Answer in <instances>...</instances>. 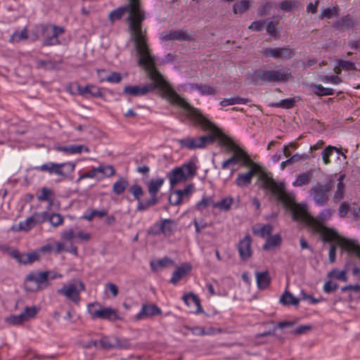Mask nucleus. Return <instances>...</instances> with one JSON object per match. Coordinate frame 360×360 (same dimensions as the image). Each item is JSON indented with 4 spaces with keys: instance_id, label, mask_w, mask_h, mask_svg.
Here are the masks:
<instances>
[{
    "instance_id": "f257e3e1",
    "label": "nucleus",
    "mask_w": 360,
    "mask_h": 360,
    "mask_svg": "<svg viewBox=\"0 0 360 360\" xmlns=\"http://www.w3.org/2000/svg\"><path fill=\"white\" fill-rule=\"evenodd\" d=\"M131 39L136 51L137 64L145 70L148 77L153 83L143 86H127L124 93L134 96H144L149 92L159 89L162 97L171 104L184 107L190 113L196 112L190 107V104L181 97L165 79L162 75L155 66V58L153 56L148 44L147 32L141 27V24H129Z\"/></svg>"
},
{
    "instance_id": "f03ea898",
    "label": "nucleus",
    "mask_w": 360,
    "mask_h": 360,
    "mask_svg": "<svg viewBox=\"0 0 360 360\" xmlns=\"http://www.w3.org/2000/svg\"><path fill=\"white\" fill-rule=\"evenodd\" d=\"M262 179L264 181L265 187L270 188L276 196L277 200L290 211L293 220L307 224L314 232L322 236L323 242L336 241L342 248L354 253L355 248L350 247H360L355 240H348L339 236L335 229L328 228L323 224V222L329 219L333 213V210H326L317 218H314L309 214L305 205L295 202V196L285 191L283 183L274 182L265 175L262 176Z\"/></svg>"
},
{
    "instance_id": "7ed1b4c3",
    "label": "nucleus",
    "mask_w": 360,
    "mask_h": 360,
    "mask_svg": "<svg viewBox=\"0 0 360 360\" xmlns=\"http://www.w3.org/2000/svg\"><path fill=\"white\" fill-rule=\"evenodd\" d=\"M221 143L228 147L229 150L233 152V155L227 160L223 162L221 168L223 169H228L230 166L234 165L237 163H240L242 166H246L250 168L249 171L244 174H239L236 179V184L240 188H244L250 185L252 182L253 176L256 174H259V179L262 181V187L269 191L273 195V191L268 188L265 187L264 181L262 179L264 175L266 176L269 179H272L274 182L275 180L270 176L268 174L262 171L261 167L256 162H253L248 153L238 146L228 136H221Z\"/></svg>"
},
{
    "instance_id": "20e7f679",
    "label": "nucleus",
    "mask_w": 360,
    "mask_h": 360,
    "mask_svg": "<svg viewBox=\"0 0 360 360\" xmlns=\"http://www.w3.org/2000/svg\"><path fill=\"white\" fill-rule=\"evenodd\" d=\"M190 107L195 110L196 112L190 113L188 109H186L184 107L181 108L184 110V114L195 124L200 125L204 130L212 132V134L195 139L187 137L181 139L179 142L182 147L188 149L202 148L205 147L207 144L213 143L216 137L218 136L219 140H221V136H225L221 134L219 129L208 119H207L198 109L191 105ZM220 142L221 143V141H220Z\"/></svg>"
},
{
    "instance_id": "39448f33",
    "label": "nucleus",
    "mask_w": 360,
    "mask_h": 360,
    "mask_svg": "<svg viewBox=\"0 0 360 360\" xmlns=\"http://www.w3.org/2000/svg\"><path fill=\"white\" fill-rule=\"evenodd\" d=\"M128 4L120 6L109 13L111 21L121 20L127 15L128 22H142L146 19V13L141 8V0H128Z\"/></svg>"
},
{
    "instance_id": "423d86ee",
    "label": "nucleus",
    "mask_w": 360,
    "mask_h": 360,
    "mask_svg": "<svg viewBox=\"0 0 360 360\" xmlns=\"http://www.w3.org/2000/svg\"><path fill=\"white\" fill-rule=\"evenodd\" d=\"M292 77L291 73L284 69L255 70L251 75L252 82L257 84L259 82H286Z\"/></svg>"
},
{
    "instance_id": "0eeeda50",
    "label": "nucleus",
    "mask_w": 360,
    "mask_h": 360,
    "mask_svg": "<svg viewBox=\"0 0 360 360\" xmlns=\"http://www.w3.org/2000/svg\"><path fill=\"white\" fill-rule=\"evenodd\" d=\"M197 167L193 162H189L181 167L174 168L169 174L170 185L174 186L195 175Z\"/></svg>"
},
{
    "instance_id": "6e6552de",
    "label": "nucleus",
    "mask_w": 360,
    "mask_h": 360,
    "mask_svg": "<svg viewBox=\"0 0 360 360\" xmlns=\"http://www.w3.org/2000/svg\"><path fill=\"white\" fill-rule=\"evenodd\" d=\"M75 164L71 162L63 163L48 162L41 166L34 167V169L40 172H48L50 174H56L63 179L75 170Z\"/></svg>"
},
{
    "instance_id": "1a4fd4ad",
    "label": "nucleus",
    "mask_w": 360,
    "mask_h": 360,
    "mask_svg": "<svg viewBox=\"0 0 360 360\" xmlns=\"http://www.w3.org/2000/svg\"><path fill=\"white\" fill-rule=\"evenodd\" d=\"M84 283L79 279L64 285L57 290V293L64 295L65 298L75 304H79L81 301L80 293L85 290Z\"/></svg>"
},
{
    "instance_id": "9d476101",
    "label": "nucleus",
    "mask_w": 360,
    "mask_h": 360,
    "mask_svg": "<svg viewBox=\"0 0 360 360\" xmlns=\"http://www.w3.org/2000/svg\"><path fill=\"white\" fill-rule=\"evenodd\" d=\"M49 274V271L30 274L25 281V290L29 292H36L46 288Z\"/></svg>"
},
{
    "instance_id": "9b49d317",
    "label": "nucleus",
    "mask_w": 360,
    "mask_h": 360,
    "mask_svg": "<svg viewBox=\"0 0 360 360\" xmlns=\"http://www.w3.org/2000/svg\"><path fill=\"white\" fill-rule=\"evenodd\" d=\"M63 27L48 24L43 30L44 46H53L59 44L58 37L64 32Z\"/></svg>"
},
{
    "instance_id": "f8f14e48",
    "label": "nucleus",
    "mask_w": 360,
    "mask_h": 360,
    "mask_svg": "<svg viewBox=\"0 0 360 360\" xmlns=\"http://www.w3.org/2000/svg\"><path fill=\"white\" fill-rule=\"evenodd\" d=\"M330 190V181L326 185L317 184L311 188L310 193L317 205H325L328 202Z\"/></svg>"
},
{
    "instance_id": "ddd939ff",
    "label": "nucleus",
    "mask_w": 360,
    "mask_h": 360,
    "mask_svg": "<svg viewBox=\"0 0 360 360\" xmlns=\"http://www.w3.org/2000/svg\"><path fill=\"white\" fill-rule=\"evenodd\" d=\"M176 228L175 222L172 219H162L160 224L155 226L148 231V234L156 236L162 233L165 236H170Z\"/></svg>"
},
{
    "instance_id": "4468645a",
    "label": "nucleus",
    "mask_w": 360,
    "mask_h": 360,
    "mask_svg": "<svg viewBox=\"0 0 360 360\" xmlns=\"http://www.w3.org/2000/svg\"><path fill=\"white\" fill-rule=\"evenodd\" d=\"M47 217L48 213L46 212H34L32 216L28 217L24 221L20 222L19 229L22 231H28L37 224H41L45 221Z\"/></svg>"
},
{
    "instance_id": "2eb2a0df",
    "label": "nucleus",
    "mask_w": 360,
    "mask_h": 360,
    "mask_svg": "<svg viewBox=\"0 0 360 360\" xmlns=\"http://www.w3.org/2000/svg\"><path fill=\"white\" fill-rule=\"evenodd\" d=\"M91 305L92 304H89L88 308L92 319H108L109 321H116L120 319L116 309L100 307L98 309L92 310L91 309Z\"/></svg>"
},
{
    "instance_id": "dca6fc26",
    "label": "nucleus",
    "mask_w": 360,
    "mask_h": 360,
    "mask_svg": "<svg viewBox=\"0 0 360 360\" xmlns=\"http://www.w3.org/2000/svg\"><path fill=\"white\" fill-rule=\"evenodd\" d=\"M160 39L162 41H191L193 39L192 35L187 31L184 30H170L168 32H163L160 34Z\"/></svg>"
},
{
    "instance_id": "f3484780",
    "label": "nucleus",
    "mask_w": 360,
    "mask_h": 360,
    "mask_svg": "<svg viewBox=\"0 0 360 360\" xmlns=\"http://www.w3.org/2000/svg\"><path fill=\"white\" fill-rule=\"evenodd\" d=\"M252 238L249 235L245 236L238 244V250L241 259L246 261L252 256Z\"/></svg>"
},
{
    "instance_id": "a211bd4d",
    "label": "nucleus",
    "mask_w": 360,
    "mask_h": 360,
    "mask_svg": "<svg viewBox=\"0 0 360 360\" xmlns=\"http://www.w3.org/2000/svg\"><path fill=\"white\" fill-rule=\"evenodd\" d=\"M263 54L266 57L274 58H285L290 56L292 53L291 50L288 47L282 48H267L262 51Z\"/></svg>"
},
{
    "instance_id": "6ab92c4d",
    "label": "nucleus",
    "mask_w": 360,
    "mask_h": 360,
    "mask_svg": "<svg viewBox=\"0 0 360 360\" xmlns=\"http://www.w3.org/2000/svg\"><path fill=\"white\" fill-rule=\"evenodd\" d=\"M161 309L155 304H143L141 311L135 316L136 321H139L148 317L154 316L160 314Z\"/></svg>"
},
{
    "instance_id": "aec40b11",
    "label": "nucleus",
    "mask_w": 360,
    "mask_h": 360,
    "mask_svg": "<svg viewBox=\"0 0 360 360\" xmlns=\"http://www.w3.org/2000/svg\"><path fill=\"white\" fill-rule=\"evenodd\" d=\"M55 150L66 154H80L82 152L89 153V148L84 145H70L67 146H55Z\"/></svg>"
},
{
    "instance_id": "412c9836",
    "label": "nucleus",
    "mask_w": 360,
    "mask_h": 360,
    "mask_svg": "<svg viewBox=\"0 0 360 360\" xmlns=\"http://www.w3.org/2000/svg\"><path fill=\"white\" fill-rule=\"evenodd\" d=\"M185 304L191 307L196 313L202 311L200 301L198 297L193 292L185 294L183 296Z\"/></svg>"
},
{
    "instance_id": "4be33fe9",
    "label": "nucleus",
    "mask_w": 360,
    "mask_h": 360,
    "mask_svg": "<svg viewBox=\"0 0 360 360\" xmlns=\"http://www.w3.org/2000/svg\"><path fill=\"white\" fill-rule=\"evenodd\" d=\"M77 89L79 94L85 97H88L89 95L94 97H101L103 96L101 89L94 85H87L85 87L78 85Z\"/></svg>"
},
{
    "instance_id": "5701e85b",
    "label": "nucleus",
    "mask_w": 360,
    "mask_h": 360,
    "mask_svg": "<svg viewBox=\"0 0 360 360\" xmlns=\"http://www.w3.org/2000/svg\"><path fill=\"white\" fill-rule=\"evenodd\" d=\"M301 4L296 0H283L281 1L277 7L283 12L291 13L297 10Z\"/></svg>"
},
{
    "instance_id": "b1692460",
    "label": "nucleus",
    "mask_w": 360,
    "mask_h": 360,
    "mask_svg": "<svg viewBox=\"0 0 360 360\" xmlns=\"http://www.w3.org/2000/svg\"><path fill=\"white\" fill-rule=\"evenodd\" d=\"M164 183L165 179L162 178L151 179L148 181L146 186L150 195H157Z\"/></svg>"
},
{
    "instance_id": "393cba45",
    "label": "nucleus",
    "mask_w": 360,
    "mask_h": 360,
    "mask_svg": "<svg viewBox=\"0 0 360 360\" xmlns=\"http://www.w3.org/2000/svg\"><path fill=\"white\" fill-rule=\"evenodd\" d=\"M255 276L259 289H266L270 285L271 278L268 271L264 272H256Z\"/></svg>"
},
{
    "instance_id": "a878e982",
    "label": "nucleus",
    "mask_w": 360,
    "mask_h": 360,
    "mask_svg": "<svg viewBox=\"0 0 360 360\" xmlns=\"http://www.w3.org/2000/svg\"><path fill=\"white\" fill-rule=\"evenodd\" d=\"M96 172H98V180L103 179L104 178L110 177L115 174V169L112 165H101L96 167Z\"/></svg>"
},
{
    "instance_id": "bb28decb",
    "label": "nucleus",
    "mask_w": 360,
    "mask_h": 360,
    "mask_svg": "<svg viewBox=\"0 0 360 360\" xmlns=\"http://www.w3.org/2000/svg\"><path fill=\"white\" fill-rule=\"evenodd\" d=\"M252 5L251 0H241L235 3L233 6V11L234 14L241 15L248 11Z\"/></svg>"
},
{
    "instance_id": "cd10ccee",
    "label": "nucleus",
    "mask_w": 360,
    "mask_h": 360,
    "mask_svg": "<svg viewBox=\"0 0 360 360\" xmlns=\"http://www.w3.org/2000/svg\"><path fill=\"white\" fill-rule=\"evenodd\" d=\"M191 266L188 264H184L181 266L178 267L173 273L172 277L171 278V283L176 284L191 270Z\"/></svg>"
},
{
    "instance_id": "c85d7f7f",
    "label": "nucleus",
    "mask_w": 360,
    "mask_h": 360,
    "mask_svg": "<svg viewBox=\"0 0 360 360\" xmlns=\"http://www.w3.org/2000/svg\"><path fill=\"white\" fill-rule=\"evenodd\" d=\"M173 264L174 262L171 259L168 257H164L162 259H158V261H151L150 264L152 270L155 272H157L160 269L167 267L169 265H172Z\"/></svg>"
},
{
    "instance_id": "c756f323",
    "label": "nucleus",
    "mask_w": 360,
    "mask_h": 360,
    "mask_svg": "<svg viewBox=\"0 0 360 360\" xmlns=\"http://www.w3.org/2000/svg\"><path fill=\"white\" fill-rule=\"evenodd\" d=\"M300 302V300L295 297L292 293L288 291H285V292L280 297V303L283 305L288 306V305H298Z\"/></svg>"
},
{
    "instance_id": "7c9ffc66",
    "label": "nucleus",
    "mask_w": 360,
    "mask_h": 360,
    "mask_svg": "<svg viewBox=\"0 0 360 360\" xmlns=\"http://www.w3.org/2000/svg\"><path fill=\"white\" fill-rule=\"evenodd\" d=\"M313 176L312 171H308L297 175L296 180L293 183L295 186H302L308 184Z\"/></svg>"
},
{
    "instance_id": "2f4dec72",
    "label": "nucleus",
    "mask_w": 360,
    "mask_h": 360,
    "mask_svg": "<svg viewBox=\"0 0 360 360\" xmlns=\"http://www.w3.org/2000/svg\"><path fill=\"white\" fill-rule=\"evenodd\" d=\"M233 198L231 196L226 197L220 201L213 203L212 207L221 211H229L233 203Z\"/></svg>"
},
{
    "instance_id": "473e14b6",
    "label": "nucleus",
    "mask_w": 360,
    "mask_h": 360,
    "mask_svg": "<svg viewBox=\"0 0 360 360\" xmlns=\"http://www.w3.org/2000/svg\"><path fill=\"white\" fill-rule=\"evenodd\" d=\"M345 178V175L342 174L338 178V182L337 184V190L333 195V200L335 202H338L344 198L345 193V184L343 183V180Z\"/></svg>"
},
{
    "instance_id": "72a5a7b5",
    "label": "nucleus",
    "mask_w": 360,
    "mask_h": 360,
    "mask_svg": "<svg viewBox=\"0 0 360 360\" xmlns=\"http://www.w3.org/2000/svg\"><path fill=\"white\" fill-rule=\"evenodd\" d=\"M39 201H47L49 205H53V192L51 189L46 187L42 188L41 193L37 195Z\"/></svg>"
},
{
    "instance_id": "f704fd0d",
    "label": "nucleus",
    "mask_w": 360,
    "mask_h": 360,
    "mask_svg": "<svg viewBox=\"0 0 360 360\" xmlns=\"http://www.w3.org/2000/svg\"><path fill=\"white\" fill-rule=\"evenodd\" d=\"M191 88L198 90L202 95H214L217 93L212 86L207 84H191Z\"/></svg>"
},
{
    "instance_id": "c9c22d12",
    "label": "nucleus",
    "mask_w": 360,
    "mask_h": 360,
    "mask_svg": "<svg viewBox=\"0 0 360 360\" xmlns=\"http://www.w3.org/2000/svg\"><path fill=\"white\" fill-rule=\"evenodd\" d=\"M250 102L249 98H241L239 96L230 98H224L221 102L220 105L223 107L236 105V104H246Z\"/></svg>"
},
{
    "instance_id": "e433bc0d",
    "label": "nucleus",
    "mask_w": 360,
    "mask_h": 360,
    "mask_svg": "<svg viewBox=\"0 0 360 360\" xmlns=\"http://www.w3.org/2000/svg\"><path fill=\"white\" fill-rule=\"evenodd\" d=\"M311 88L313 89L314 93L319 96H332L335 93L333 89L326 88L321 84L311 85Z\"/></svg>"
},
{
    "instance_id": "4c0bfd02",
    "label": "nucleus",
    "mask_w": 360,
    "mask_h": 360,
    "mask_svg": "<svg viewBox=\"0 0 360 360\" xmlns=\"http://www.w3.org/2000/svg\"><path fill=\"white\" fill-rule=\"evenodd\" d=\"M340 8L338 6L328 7L322 10L321 13V20L331 19L338 15Z\"/></svg>"
},
{
    "instance_id": "58836bf2",
    "label": "nucleus",
    "mask_w": 360,
    "mask_h": 360,
    "mask_svg": "<svg viewBox=\"0 0 360 360\" xmlns=\"http://www.w3.org/2000/svg\"><path fill=\"white\" fill-rule=\"evenodd\" d=\"M128 185L129 184L127 179L120 178L113 184L112 191L117 195H121L124 192Z\"/></svg>"
},
{
    "instance_id": "ea45409f",
    "label": "nucleus",
    "mask_w": 360,
    "mask_h": 360,
    "mask_svg": "<svg viewBox=\"0 0 360 360\" xmlns=\"http://www.w3.org/2000/svg\"><path fill=\"white\" fill-rule=\"evenodd\" d=\"M281 238L279 235H274L267 238L264 243L263 248L265 250H269L271 248L278 246L281 244Z\"/></svg>"
},
{
    "instance_id": "a19ab883",
    "label": "nucleus",
    "mask_w": 360,
    "mask_h": 360,
    "mask_svg": "<svg viewBox=\"0 0 360 360\" xmlns=\"http://www.w3.org/2000/svg\"><path fill=\"white\" fill-rule=\"evenodd\" d=\"M334 151L339 153L340 149L335 146H329L323 150L322 159L325 165H328L330 163V157L332 155Z\"/></svg>"
},
{
    "instance_id": "79ce46f5",
    "label": "nucleus",
    "mask_w": 360,
    "mask_h": 360,
    "mask_svg": "<svg viewBox=\"0 0 360 360\" xmlns=\"http://www.w3.org/2000/svg\"><path fill=\"white\" fill-rule=\"evenodd\" d=\"M117 337H103L100 340V345L103 349H110L115 348Z\"/></svg>"
},
{
    "instance_id": "37998d69",
    "label": "nucleus",
    "mask_w": 360,
    "mask_h": 360,
    "mask_svg": "<svg viewBox=\"0 0 360 360\" xmlns=\"http://www.w3.org/2000/svg\"><path fill=\"white\" fill-rule=\"evenodd\" d=\"M38 311L39 308L36 307H26L20 315L23 321H27L29 319L34 318Z\"/></svg>"
},
{
    "instance_id": "c03bdc74",
    "label": "nucleus",
    "mask_w": 360,
    "mask_h": 360,
    "mask_svg": "<svg viewBox=\"0 0 360 360\" xmlns=\"http://www.w3.org/2000/svg\"><path fill=\"white\" fill-rule=\"evenodd\" d=\"M273 228L272 226L267 224L264 225L259 229H253V233L255 234H257L262 238H264L266 236H269L272 232Z\"/></svg>"
},
{
    "instance_id": "a18cd8bd",
    "label": "nucleus",
    "mask_w": 360,
    "mask_h": 360,
    "mask_svg": "<svg viewBox=\"0 0 360 360\" xmlns=\"http://www.w3.org/2000/svg\"><path fill=\"white\" fill-rule=\"evenodd\" d=\"M46 220H49V221L51 223V224L54 226L57 227L63 223V217L59 214H48V217Z\"/></svg>"
},
{
    "instance_id": "49530a36",
    "label": "nucleus",
    "mask_w": 360,
    "mask_h": 360,
    "mask_svg": "<svg viewBox=\"0 0 360 360\" xmlns=\"http://www.w3.org/2000/svg\"><path fill=\"white\" fill-rule=\"evenodd\" d=\"M328 276L330 278H335L338 280L347 281V276H346V271H338L337 269H333L328 274Z\"/></svg>"
},
{
    "instance_id": "de8ad7c7",
    "label": "nucleus",
    "mask_w": 360,
    "mask_h": 360,
    "mask_svg": "<svg viewBox=\"0 0 360 360\" xmlns=\"http://www.w3.org/2000/svg\"><path fill=\"white\" fill-rule=\"evenodd\" d=\"M108 214V211L105 210H92L90 213L84 215L83 218L91 221L94 217H98L100 218L105 217Z\"/></svg>"
},
{
    "instance_id": "09e8293b",
    "label": "nucleus",
    "mask_w": 360,
    "mask_h": 360,
    "mask_svg": "<svg viewBox=\"0 0 360 360\" xmlns=\"http://www.w3.org/2000/svg\"><path fill=\"white\" fill-rule=\"evenodd\" d=\"M129 192L134 195V198L140 201L143 195V191L141 186L134 184L129 188Z\"/></svg>"
},
{
    "instance_id": "8fccbe9b",
    "label": "nucleus",
    "mask_w": 360,
    "mask_h": 360,
    "mask_svg": "<svg viewBox=\"0 0 360 360\" xmlns=\"http://www.w3.org/2000/svg\"><path fill=\"white\" fill-rule=\"evenodd\" d=\"M182 196L180 190L173 192L169 198V202L174 205H179L182 201Z\"/></svg>"
},
{
    "instance_id": "3c124183",
    "label": "nucleus",
    "mask_w": 360,
    "mask_h": 360,
    "mask_svg": "<svg viewBox=\"0 0 360 360\" xmlns=\"http://www.w3.org/2000/svg\"><path fill=\"white\" fill-rule=\"evenodd\" d=\"M76 237L73 229L65 230L61 233V239L64 242L72 243Z\"/></svg>"
},
{
    "instance_id": "603ef678",
    "label": "nucleus",
    "mask_w": 360,
    "mask_h": 360,
    "mask_svg": "<svg viewBox=\"0 0 360 360\" xmlns=\"http://www.w3.org/2000/svg\"><path fill=\"white\" fill-rule=\"evenodd\" d=\"M215 203L212 198L204 197L200 202H198L196 205V209L199 210H202L207 208L208 206L212 205Z\"/></svg>"
},
{
    "instance_id": "864d4df0",
    "label": "nucleus",
    "mask_w": 360,
    "mask_h": 360,
    "mask_svg": "<svg viewBox=\"0 0 360 360\" xmlns=\"http://www.w3.org/2000/svg\"><path fill=\"white\" fill-rule=\"evenodd\" d=\"M295 103L294 98H287L281 100L280 102L273 104V106L289 109L293 107Z\"/></svg>"
},
{
    "instance_id": "5fc2aeb1",
    "label": "nucleus",
    "mask_w": 360,
    "mask_h": 360,
    "mask_svg": "<svg viewBox=\"0 0 360 360\" xmlns=\"http://www.w3.org/2000/svg\"><path fill=\"white\" fill-rule=\"evenodd\" d=\"M122 79V76L120 73L113 72H111L106 78H101V82L107 81L111 83H119Z\"/></svg>"
},
{
    "instance_id": "6e6d98bb",
    "label": "nucleus",
    "mask_w": 360,
    "mask_h": 360,
    "mask_svg": "<svg viewBox=\"0 0 360 360\" xmlns=\"http://www.w3.org/2000/svg\"><path fill=\"white\" fill-rule=\"evenodd\" d=\"M98 172H96V167H94L91 170L80 175V176L77 179V182L80 181L82 179H87V178L98 179Z\"/></svg>"
},
{
    "instance_id": "4d7b16f0",
    "label": "nucleus",
    "mask_w": 360,
    "mask_h": 360,
    "mask_svg": "<svg viewBox=\"0 0 360 360\" xmlns=\"http://www.w3.org/2000/svg\"><path fill=\"white\" fill-rule=\"evenodd\" d=\"M28 36L26 34V30L21 31L20 32H15L11 37L10 41L12 42L20 41L21 40H24L27 39Z\"/></svg>"
},
{
    "instance_id": "13d9d810",
    "label": "nucleus",
    "mask_w": 360,
    "mask_h": 360,
    "mask_svg": "<svg viewBox=\"0 0 360 360\" xmlns=\"http://www.w3.org/2000/svg\"><path fill=\"white\" fill-rule=\"evenodd\" d=\"M311 330V326L309 325L300 326L290 333L293 335H300L304 334Z\"/></svg>"
},
{
    "instance_id": "bf43d9fd",
    "label": "nucleus",
    "mask_w": 360,
    "mask_h": 360,
    "mask_svg": "<svg viewBox=\"0 0 360 360\" xmlns=\"http://www.w3.org/2000/svg\"><path fill=\"white\" fill-rule=\"evenodd\" d=\"M338 65H339L342 68V69L345 70H351L356 69L355 64L354 63L344 60H338Z\"/></svg>"
},
{
    "instance_id": "052dcab7",
    "label": "nucleus",
    "mask_w": 360,
    "mask_h": 360,
    "mask_svg": "<svg viewBox=\"0 0 360 360\" xmlns=\"http://www.w3.org/2000/svg\"><path fill=\"white\" fill-rule=\"evenodd\" d=\"M6 321L11 324L19 325L25 322L20 314L13 315L6 319Z\"/></svg>"
},
{
    "instance_id": "680f3d73",
    "label": "nucleus",
    "mask_w": 360,
    "mask_h": 360,
    "mask_svg": "<svg viewBox=\"0 0 360 360\" xmlns=\"http://www.w3.org/2000/svg\"><path fill=\"white\" fill-rule=\"evenodd\" d=\"M319 0H316L314 3H309L306 8V11L307 13L314 14L317 11L318 6L319 5Z\"/></svg>"
},
{
    "instance_id": "e2e57ef3",
    "label": "nucleus",
    "mask_w": 360,
    "mask_h": 360,
    "mask_svg": "<svg viewBox=\"0 0 360 360\" xmlns=\"http://www.w3.org/2000/svg\"><path fill=\"white\" fill-rule=\"evenodd\" d=\"M321 81L323 82H331L335 84L341 83V79L338 76H323L321 77Z\"/></svg>"
},
{
    "instance_id": "0e129e2a",
    "label": "nucleus",
    "mask_w": 360,
    "mask_h": 360,
    "mask_svg": "<svg viewBox=\"0 0 360 360\" xmlns=\"http://www.w3.org/2000/svg\"><path fill=\"white\" fill-rule=\"evenodd\" d=\"M129 342L126 339H120L117 338V342L115 344V348L120 349H128L130 347Z\"/></svg>"
},
{
    "instance_id": "69168bd1",
    "label": "nucleus",
    "mask_w": 360,
    "mask_h": 360,
    "mask_svg": "<svg viewBox=\"0 0 360 360\" xmlns=\"http://www.w3.org/2000/svg\"><path fill=\"white\" fill-rule=\"evenodd\" d=\"M338 287L337 283H334L332 281H328L324 284L323 290L326 292L330 293L335 291Z\"/></svg>"
},
{
    "instance_id": "338daca9",
    "label": "nucleus",
    "mask_w": 360,
    "mask_h": 360,
    "mask_svg": "<svg viewBox=\"0 0 360 360\" xmlns=\"http://www.w3.org/2000/svg\"><path fill=\"white\" fill-rule=\"evenodd\" d=\"M276 24H267L266 27V32L272 37L276 38L278 36V32L275 26Z\"/></svg>"
},
{
    "instance_id": "774afa93",
    "label": "nucleus",
    "mask_w": 360,
    "mask_h": 360,
    "mask_svg": "<svg viewBox=\"0 0 360 360\" xmlns=\"http://www.w3.org/2000/svg\"><path fill=\"white\" fill-rule=\"evenodd\" d=\"M349 205L347 202H344L342 203L340 207H339V215L340 216V217H345L347 214V213L349 212Z\"/></svg>"
}]
</instances>
